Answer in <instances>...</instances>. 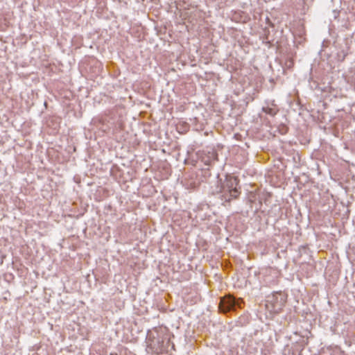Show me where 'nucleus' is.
Wrapping results in <instances>:
<instances>
[{"instance_id": "nucleus-1", "label": "nucleus", "mask_w": 355, "mask_h": 355, "mask_svg": "<svg viewBox=\"0 0 355 355\" xmlns=\"http://www.w3.org/2000/svg\"><path fill=\"white\" fill-rule=\"evenodd\" d=\"M287 295L282 292H275L267 297L266 307L270 313H279L286 302Z\"/></svg>"}, {"instance_id": "nucleus-2", "label": "nucleus", "mask_w": 355, "mask_h": 355, "mask_svg": "<svg viewBox=\"0 0 355 355\" xmlns=\"http://www.w3.org/2000/svg\"><path fill=\"white\" fill-rule=\"evenodd\" d=\"M239 180L235 177H230L226 179L223 189L225 193L223 197L225 202H230L232 199L237 198L241 192L237 189Z\"/></svg>"}, {"instance_id": "nucleus-3", "label": "nucleus", "mask_w": 355, "mask_h": 355, "mask_svg": "<svg viewBox=\"0 0 355 355\" xmlns=\"http://www.w3.org/2000/svg\"><path fill=\"white\" fill-rule=\"evenodd\" d=\"M241 303H243L242 299H236L230 295H226L221 297L219 309L223 313H227L228 312L235 311L238 308H241Z\"/></svg>"}, {"instance_id": "nucleus-4", "label": "nucleus", "mask_w": 355, "mask_h": 355, "mask_svg": "<svg viewBox=\"0 0 355 355\" xmlns=\"http://www.w3.org/2000/svg\"><path fill=\"white\" fill-rule=\"evenodd\" d=\"M263 110L267 114H269L272 116L276 115L278 112V110L277 109L272 108V107H263Z\"/></svg>"}, {"instance_id": "nucleus-5", "label": "nucleus", "mask_w": 355, "mask_h": 355, "mask_svg": "<svg viewBox=\"0 0 355 355\" xmlns=\"http://www.w3.org/2000/svg\"><path fill=\"white\" fill-rule=\"evenodd\" d=\"M347 54L343 51H340L338 53V59L341 61H343L346 57Z\"/></svg>"}, {"instance_id": "nucleus-6", "label": "nucleus", "mask_w": 355, "mask_h": 355, "mask_svg": "<svg viewBox=\"0 0 355 355\" xmlns=\"http://www.w3.org/2000/svg\"><path fill=\"white\" fill-rule=\"evenodd\" d=\"M211 156H212L214 159H217V155H216L215 153H211Z\"/></svg>"}]
</instances>
